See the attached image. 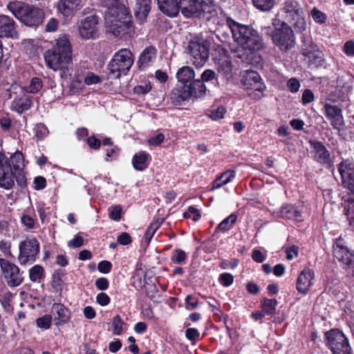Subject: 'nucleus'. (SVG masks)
<instances>
[{
    "label": "nucleus",
    "instance_id": "obj_33",
    "mask_svg": "<svg viewBox=\"0 0 354 354\" xmlns=\"http://www.w3.org/2000/svg\"><path fill=\"white\" fill-rule=\"evenodd\" d=\"M149 154L144 151L140 152L134 155L132 160L133 167L136 170H144L147 167V160Z\"/></svg>",
    "mask_w": 354,
    "mask_h": 354
},
{
    "label": "nucleus",
    "instance_id": "obj_36",
    "mask_svg": "<svg viewBox=\"0 0 354 354\" xmlns=\"http://www.w3.org/2000/svg\"><path fill=\"white\" fill-rule=\"evenodd\" d=\"M125 323L119 315L114 316L112 319L113 334L120 335L123 331V326Z\"/></svg>",
    "mask_w": 354,
    "mask_h": 354
},
{
    "label": "nucleus",
    "instance_id": "obj_18",
    "mask_svg": "<svg viewBox=\"0 0 354 354\" xmlns=\"http://www.w3.org/2000/svg\"><path fill=\"white\" fill-rule=\"evenodd\" d=\"M0 37L17 39L19 32L15 21L11 17L0 15Z\"/></svg>",
    "mask_w": 354,
    "mask_h": 354
},
{
    "label": "nucleus",
    "instance_id": "obj_15",
    "mask_svg": "<svg viewBox=\"0 0 354 354\" xmlns=\"http://www.w3.org/2000/svg\"><path fill=\"white\" fill-rule=\"evenodd\" d=\"M79 32L84 39H94L98 35V19L95 16L87 17L81 21Z\"/></svg>",
    "mask_w": 354,
    "mask_h": 354
},
{
    "label": "nucleus",
    "instance_id": "obj_62",
    "mask_svg": "<svg viewBox=\"0 0 354 354\" xmlns=\"http://www.w3.org/2000/svg\"><path fill=\"white\" fill-rule=\"evenodd\" d=\"M101 82V78L93 74V73H89L87 74V75L85 77L84 82L88 84H97Z\"/></svg>",
    "mask_w": 354,
    "mask_h": 354
},
{
    "label": "nucleus",
    "instance_id": "obj_24",
    "mask_svg": "<svg viewBox=\"0 0 354 354\" xmlns=\"http://www.w3.org/2000/svg\"><path fill=\"white\" fill-rule=\"evenodd\" d=\"M159 10L168 17H176L179 12V1L177 0H157Z\"/></svg>",
    "mask_w": 354,
    "mask_h": 354
},
{
    "label": "nucleus",
    "instance_id": "obj_35",
    "mask_svg": "<svg viewBox=\"0 0 354 354\" xmlns=\"http://www.w3.org/2000/svg\"><path fill=\"white\" fill-rule=\"evenodd\" d=\"M30 279L33 282H40L45 277V272L43 267H32L29 270Z\"/></svg>",
    "mask_w": 354,
    "mask_h": 354
},
{
    "label": "nucleus",
    "instance_id": "obj_11",
    "mask_svg": "<svg viewBox=\"0 0 354 354\" xmlns=\"http://www.w3.org/2000/svg\"><path fill=\"white\" fill-rule=\"evenodd\" d=\"M241 82L244 89L248 91V95L253 99L258 100L263 96L266 86L257 72L246 71Z\"/></svg>",
    "mask_w": 354,
    "mask_h": 354
},
{
    "label": "nucleus",
    "instance_id": "obj_52",
    "mask_svg": "<svg viewBox=\"0 0 354 354\" xmlns=\"http://www.w3.org/2000/svg\"><path fill=\"white\" fill-rule=\"evenodd\" d=\"M186 253L182 250H176L174 252L171 259L174 263H183L186 259Z\"/></svg>",
    "mask_w": 354,
    "mask_h": 354
},
{
    "label": "nucleus",
    "instance_id": "obj_50",
    "mask_svg": "<svg viewBox=\"0 0 354 354\" xmlns=\"http://www.w3.org/2000/svg\"><path fill=\"white\" fill-rule=\"evenodd\" d=\"M122 207L120 205H114L109 209V215L111 219L119 221L121 218Z\"/></svg>",
    "mask_w": 354,
    "mask_h": 354
},
{
    "label": "nucleus",
    "instance_id": "obj_46",
    "mask_svg": "<svg viewBox=\"0 0 354 354\" xmlns=\"http://www.w3.org/2000/svg\"><path fill=\"white\" fill-rule=\"evenodd\" d=\"M160 225V223H159L158 221H156L155 222L151 223V225L148 227V228L146 231L145 235V241L147 243H149L153 235L154 234L156 231L158 229Z\"/></svg>",
    "mask_w": 354,
    "mask_h": 354
},
{
    "label": "nucleus",
    "instance_id": "obj_9",
    "mask_svg": "<svg viewBox=\"0 0 354 354\" xmlns=\"http://www.w3.org/2000/svg\"><path fill=\"white\" fill-rule=\"evenodd\" d=\"M325 344L333 354H353L348 339L338 328H332L324 334Z\"/></svg>",
    "mask_w": 354,
    "mask_h": 354
},
{
    "label": "nucleus",
    "instance_id": "obj_16",
    "mask_svg": "<svg viewBox=\"0 0 354 354\" xmlns=\"http://www.w3.org/2000/svg\"><path fill=\"white\" fill-rule=\"evenodd\" d=\"M315 278V272L306 267L298 275L296 281V289L301 294L306 295L310 290Z\"/></svg>",
    "mask_w": 354,
    "mask_h": 354
},
{
    "label": "nucleus",
    "instance_id": "obj_34",
    "mask_svg": "<svg viewBox=\"0 0 354 354\" xmlns=\"http://www.w3.org/2000/svg\"><path fill=\"white\" fill-rule=\"evenodd\" d=\"M277 306V301L275 299L263 298L261 300L262 310L266 315H274Z\"/></svg>",
    "mask_w": 354,
    "mask_h": 354
},
{
    "label": "nucleus",
    "instance_id": "obj_51",
    "mask_svg": "<svg viewBox=\"0 0 354 354\" xmlns=\"http://www.w3.org/2000/svg\"><path fill=\"white\" fill-rule=\"evenodd\" d=\"M232 62L225 59L218 62V69L224 74H230L232 71Z\"/></svg>",
    "mask_w": 354,
    "mask_h": 354
},
{
    "label": "nucleus",
    "instance_id": "obj_58",
    "mask_svg": "<svg viewBox=\"0 0 354 354\" xmlns=\"http://www.w3.org/2000/svg\"><path fill=\"white\" fill-rule=\"evenodd\" d=\"M299 251V247L296 245H291L286 248V258L288 260H292L295 257H297Z\"/></svg>",
    "mask_w": 354,
    "mask_h": 354
},
{
    "label": "nucleus",
    "instance_id": "obj_26",
    "mask_svg": "<svg viewBox=\"0 0 354 354\" xmlns=\"http://www.w3.org/2000/svg\"><path fill=\"white\" fill-rule=\"evenodd\" d=\"M310 146L315 151V158L320 163H328L330 162V153L325 146L319 141H310Z\"/></svg>",
    "mask_w": 354,
    "mask_h": 354
},
{
    "label": "nucleus",
    "instance_id": "obj_13",
    "mask_svg": "<svg viewBox=\"0 0 354 354\" xmlns=\"http://www.w3.org/2000/svg\"><path fill=\"white\" fill-rule=\"evenodd\" d=\"M39 245L38 241L33 239L21 243L19 245V259L21 264L32 263L39 252Z\"/></svg>",
    "mask_w": 354,
    "mask_h": 354
},
{
    "label": "nucleus",
    "instance_id": "obj_56",
    "mask_svg": "<svg viewBox=\"0 0 354 354\" xmlns=\"http://www.w3.org/2000/svg\"><path fill=\"white\" fill-rule=\"evenodd\" d=\"M96 302L102 306H105L110 304L111 298L106 293L101 292L96 296Z\"/></svg>",
    "mask_w": 354,
    "mask_h": 354
},
{
    "label": "nucleus",
    "instance_id": "obj_29",
    "mask_svg": "<svg viewBox=\"0 0 354 354\" xmlns=\"http://www.w3.org/2000/svg\"><path fill=\"white\" fill-rule=\"evenodd\" d=\"M280 215L287 219H292L297 221L302 220L301 211L291 205L282 206L280 210Z\"/></svg>",
    "mask_w": 354,
    "mask_h": 354
},
{
    "label": "nucleus",
    "instance_id": "obj_55",
    "mask_svg": "<svg viewBox=\"0 0 354 354\" xmlns=\"http://www.w3.org/2000/svg\"><path fill=\"white\" fill-rule=\"evenodd\" d=\"M183 215L185 218H192L194 221L201 218L199 210L194 207H189L187 211Z\"/></svg>",
    "mask_w": 354,
    "mask_h": 354
},
{
    "label": "nucleus",
    "instance_id": "obj_57",
    "mask_svg": "<svg viewBox=\"0 0 354 354\" xmlns=\"http://www.w3.org/2000/svg\"><path fill=\"white\" fill-rule=\"evenodd\" d=\"M95 285L99 290H106L109 287V281L105 277H100L95 280Z\"/></svg>",
    "mask_w": 354,
    "mask_h": 354
},
{
    "label": "nucleus",
    "instance_id": "obj_54",
    "mask_svg": "<svg viewBox=\"0 0 354 354\" xmlns=\"http://www.w3.org/2000/svg\"><path fill=\"white\" fill-rule=\"evenodd\" d=\"M10 297L11 294L8 292V294H5L2 299H1V305L5 310L8 313H10L13 310V307L10 304Z\"/></svg>",
    "mask_w": 354,
    "mask_h": 354
},
{
    "label": "nucleus",
    "instance_id": "obj_47",
    "mask_svg": "<svg viewBox=\"0 0 354 354\" xmlns=\"http://www.w3.org/2000/svg\"><path fill=\"white\" fill-rule=\"evenodd\" d=\"M145 270L142 267H136L132 277L133 282L135 283L137 281L140 287H142V284L145 283Z\"/></svg>",
    "mask_w": 354,
    "mask_h": 354
},
{
    "label": "nucleus",
    "instance_id": "obj_7",
    "mask_svg": "<svg viewBox=\"0 0 354 354\" xmlns=\"http://www.w3.org/2000/svg\"><path fill=\"white\" fill-rule=\"evenodd\" d=\"M212 40L201 36L192 38L186 47V52L191 56V61L197 67L203 66L208 60Z\"/></svg>",
    "mask_w": 354,
    "mask_h": 354
},
{
    "label": "nucleus",
    "instance_id": "obj_41",
    "mask_svg": "<svg viewBox=\"0 0 354 354\" xmlns=\"http://www.w3.org/2000/svg\"><path fill=\"white\" fill-rule=\"evenodd\" d=\"M37 326L40 328L48 329L52 324V316L50 315H45L39 317L36 320Z\"/></svg>",
    "mask_w": 354,
    "mask_h": 354
},
{
    "label": "nucleus",
    "instance_id": "obj_48",
    "mask_svg": "<svg viewBox=\"0 0 354 354\" xmlns=\"http://www.w3.org/2000/svg\"><path fill=\"white\" fill-rule=\"evenodd\" d=\"M310 13L313 20L315 22L321 24H324L326 22V15L322 11L317 9L316 8H313L311 10Z\"/></svg>",
    "mask_w": 354,
    "mask_h": 354
},
{
    "label": "nucleus",
    "instance_id": "obj_39",
    "mask_svg": "<svg viewBox=\"0 0 354 354\" xmlns=\"http://www.w3.org/2000/svg\"><path fill=\"white\" fill-rule=\"evenodd\" d=\"M142 286L145 288L146 295L151 300H153L156 298V294L158 292V289L155 282L142 284Z\"/></svg>",
    "mask_w": 354,
    "mask_h": 354
},
{
    "label": "nucleus",
    "instance_id": "obj_53",
    "mask_svg": "<svg viewBox=\"0 0 354 354\" xmlns=\"http://www.w3.org/2000/svg\"><path fill=\"white\" fill-rule=\"evenodd\" d=\"M185 337L189 341L196 342L199 339L200 333L196 328H188L185 330Z\"/></svg>",
    "mask_w": 354,
    "mask_h": 354
},
{
    "label": "nucleus",
    "instance_id": "obj_21",
    "mask_svg": "<svg viewBox=\"0 0 354 354\" xmlns=\"http://www.w3.org/2000/svg\"><path fill=\"white\" fill-rule=\"evenodd\" d=\"M335 263L345 266H354V254L347 248L337 243L333 250Z\"/></svg>",
    "mask_w": 354,
    "mask_h": 354
},
{
    "label": "nucleus",
    "instance_id": "obj_3",
    "mask_svg": "<svg viewBox=\"0 0 354 354\" xmlns=\"http://www.w3.org/2000/svg\"><path fill=\"white\" fill-rule=\"evenodd\" d=\"M229 28L232 34L234 41L245 52L238 54L237 56L245 61H250L248 57L263 47L262 39L257 31L248 26L240 24L234 21L228 22Z\"/></svg>",
    "mask_w": 354,
    "mask_h": 354
},
{
    "label": "nucleus",
    "instance_id": "obj_22",
    "mask_svg": "<svg viewBox=\"0 0 354 354\" xmlns=\"http://www.w3.org/2000/svg\"><path fill=\"white\" fill-rule=\"evenodd\" d=\"M151 0H136L135 17L141 24H143L151 10Z\"/></svg>",
    "mask_w": 354,
    "mask_h": 354
},
{
    "label": "nucleus",
    "instance_id": "obj_37",
    "mask_svg": "<svg viewBox=\"0 0 354 354\" xmlns=\"http://www.w3.org/2000/svg\"><path fill=\"white\" fill-rule=\"evenodd\" d=\"M254 6L260 10L269 11L274 3L275 0H252Z\"/></svg>",
    "mask_w": 354,
    "mask_h": 354
},
{
    "label": "nucleus",
    "instance_id": "obj_1",
    "mask_svg": "<svg viewBox=\"0 0 354 354\" xmlns=\"http://www.w3.org/2000/svg\"><path fill=\"white\" fill-rule=\"evenodd\" d=\"M101 4L107 9L106 24L115 36L120 37L133 31L129 12L120 0H101Z\"/></svg>",
    "mask_w": 354,
    "mask_h": 354
},
{
    "label": "nucleus",
    "instance_id": "obj_23",
    "mask_svg": "<svg viewBox=\"0 0 354 354\" xmlns=\"http://www.w3.org/2000/svg\"><path fill=\"white\" fill-rule=\"evenodd\" d=\"M82 0H59L57 8L63 15L69 17L82 7Z\"/></svg>",
    "mask_w": 354,
    "mask_h": 354
},
{
    "label": "nucleus",
    "instance_id": "obj_49",
    "mask_svg": "<svg viewBox=\"0 0 354 354\" xmlns=\"http://www.w3.org/2000/svg\"><path fill=\"white\" fill-rule=\"evenodd\" d=\"M344 214L348 218H354V199H348L344 203Z\"/></svg>",
    "mask_w": 354,
    "mask_h": 354
},
{
    "label": "nucleus",
    "instance_id": "obj_12",
    "mask_svg": "<svg viewBox=\"0 0 354 354\" xmlns=\"http://www.w3.org/2000/svg\"><path fill=\"white\" fill-rule=\"evenodd\" d=\"M273 42L281 50L286 51L295 45L294 34L292 28L283 22L279 28L275 29L272 35Z\"/></svg>",
    "mask_w": 354,
    "mask_h": 354
},
{
    "label": "nucleus",
    "instance_id": "obj_61",
    "mask_svg": "<svg viewBox=\"0 0 354 354\" xmlns=\"http://www.w3.org/2000/svg\"><path fill=\"white\" fill-rule=\"evenodd\" d=\"M58 26L59 21L55 18H51L46 24L45 30L46 32H54L57 30Z\"/></svg>",
    "mask_w": 354,
    "mask_h": 354
},
{
    "label": "nucleus",
    "instance_id": "obj_40",
    "mask_svg": "<svg viewBox=\"0 0 354 354\" xmlns=\"http://www.w3.org/2000/svg\"><path fill=\"white\" fill-rule=\"evenodd\" d=\"M187 93L186 91H185V88H183V91L180 89H175L172 91L171 93V98L177 103L180 104L182 102L185 101L189 97H190Z\"/></svg>",
    "mask_w": 354,
    "mask_h": 354
},
{
    "label": "nucleus",
    "instance_id": "obj_31",
    "mask_svg": "<svg viewBox=\"0 0 354 354\" xmlns=\"http://www.w3.org/2000/svg\"><path fill=\"white\" fill-rule=\"evenodd\" d=\"M31 106L32 100L26 95H23L19 98H15L12 103V109L18 113H22L24 111L29 109Z\"/></svg>",
    "mask_w": 354,
    "mask_h": 354
},
{
    "label": "nucleus",
    "instance_id": "obj_44",
    "mask_svg": "<svg viewBox=\"0 0 354 354\" xmlns=\"http://www.w3.org/2000/svg\"><path fill=\"white\" fill-rule=\"evenodd\" d=\"M226 111L223 106H219L216 109L208 111L207 115L214 120L223 118Z\"/></svg>",
    "mask_w": 354,
    "mask_h": 354
},
{
    "label": "nucleus",
    "instance_id": "obj_6",
    "mask_svg": "<svg viewBox=\"0 0 354 354\" xmlns=\"http://www.w3.org/2000/svg\"><path fill=\"white\" fill-rule=\"evenodd\" d=\"M280 13L286 21L294 26L296 31L302 32L306 29L304 10L299 0H285L281 4Z\"/></svg>",
    "mask_w": 354,
    "mask_h": 354
},
{
    "label": "nucleus",
    "instance_id": "obj_19",
    "mask_svg": "<svg viewBox=\"0 0 354 354\" xmlns=\"http://www.w3.org/2000/svg\"><path fill=\"white\" fill-rule=\"evenodd\" d=\"M3 271L4 279L10 287L19 286L23 280L22 272H20L19 267H1Z\"/></svg>",
    "mask_w": 354,
    "mask_h": 354
},
{
    "label": "nucleus",
    "instance_id": "obj_30",
    "mask_svg": "<svg viewBox=\"0 0 354 354\" xmlns=\"http://www.w3.org/2000/svg\"><path fill=\"white\" fill-rule=\"evenodd\" d=\"M235 177L234 170H227L218 176L212 183V189H217L231 182Z\"/></svg>",
    "mask_w": 354,
    "mask_h": 354
},
{
    "label": "nucleus",
    "instance_id": "obj_5",
    "mask_svg": "<svg viewBox=\"0 0 354 354\" xmlns=\"http://www.w3.org/2000/svg\"><path fill=\"white\" fill-rule=\"evenodd\" d=\"M7 8L16 18L28 26L39 25L44 17L42 10L21 1L10 2Z\"/></svg>",
    "mask_w": 354,
    "mask_h": 354
},
{
    "label": "nucleus",
    "instance_id": "obj_17",
    "mask_svg": "<svg viewBox=\"0 0 354 354\" xmlns=\"http://www.w3.org/2000/svg\"><path fill=\"white\" fill-rule=\"evenodd\" d=\"M325 114L333 127L337 130H341L344 125V121L342 113V109L337 106L330 104L324 105Z\"/></svg>",
    "mask_w": 354,
    "mask_h": 354
},
{
    "label": "nucleus",
    "instance_id": "obj_43",
    "mask_svg": "<svg viewBox=\"0 0 354 354\" xmlns=\"http://www.w3.org/2000/svg\"><path fill=\"white\" fill-rule=\"evenodd\" d=\"M199 304L198 299L192 295H187L185 299V308L189 310L196 309Z\"/></svg>",
    "mask_w": 354,
    "mask_h": 354
},
{
    "label": "nucleus",
    "instance_id": "obj_8",
    "mask_svg": "<svg viewBox=\"0 0 354 354\" xmlns=\"http://www.w3.org/2000/svg\"><path fill=\"white\" fill-rule=\"evenodd\" d=\"M180 10L182 14L188 18L205 17L206 13H215L213 0H179Z\"/></svg>",
    "mask_w": 354,
    "mask_h": 354
},
{
    "label": "nucleus",
    "instance_id": "obj_20",
    "mask_svg": "<svg viewBox=\"0 0 354 354\" xmlns=\"http://www.w3.org/2000/svg\"><path fill=\"white\" fill-rule=\"evenodd\" d=\"M52 312L55 315L54 321L57 326L66 324L71 317L70 309L62 303H54L52 306Z\"/></svg>",
    "mask_w": 354,
    "mask_h": 354
},
{
    "label": "nucleus",
    "instance_id": "obj_10",
    "mask_svg": "<svg viewBox=\"0 0 354 354\" xmlns=\"http://www.w3.org/2000/svg\"><path fill=\"white\" fill-rule=\"evenodd\" d=\"M133 63V55L127 48L117 52L109 64V75L112 78H119L122 73L129 71Z\"/></svg>",
    "mask_w": 354,
    "mask_h": 354
},
{
    "label": "nucleus",
    "instance_id": "obj_2",
    "mask_svg": "<svg viewBox=\"0 0 354 354\" xmlns=\"http://www.w3.org/2000/svg\"><path fill=\"white\" fill-rule=\"evenodd\" d=\"M47 66L53 71H60L61 77L67 75L72 65V46L66 35H59L51 49L44 53Z\"/></svg>",
    "mask_w": 354,
    "mask_h": 354
},
{
    "label": "nucleus",
    "instance_id": "obj_25",
    "mask_svg": "<svg viewBox=\"0 0 354 354\" xmlns=\"http://www.w3.org/2000/svg\"><path fill=\"white\" fill-rule=\"evenodd\" d=\"M66 280V272L62 268L55 270L52 275L51 286L56 293L59 295L64 290L65 281Z\"/></svg>",
    "mask_w": 354,
    "mask_h": 354
},
{
    "label": "nucleus",
    "instance_id": "obj_38",
    "mask_svg": "<svg viewBox=\"0 0 354 354\" xmlns=\"http://www.w3.org/2000/svg\"><path fill=\"white\" fill-rule=\"evenodd\" d=\"M236 216L234 214L230 215L217 226L216 230L225 231L229 230L230 227L236 222Z\"/></svg>",
    "mask_w": 354,
    "mask_h": 354
},
{
    "label": "nucleus",
    "instance_id": "obj_42",
    "mask_svg": "<svg viewBox=\"0 0 354 354\" xmlns=\"http://www.w3.org/2000/svg\"><path fill=\"white\" fill-rule=\"evenodd\" d=\"M42 81L39 77H33L30 85L26 88V91L31 93H37L42 88Z\"/></svg>",
    "mask_w": 354,
    "mask_h": 354
},
{
    "label": "nucleus",
    "instance_id": "obj_60",
    "mask_svg": "<svg viewBox=\"0 0 354 354\" xmlns=\"http://www.w3.org/2000/svg\"><path fill=\"white\" fill-rule=\"evenodd\" d=\"M287 86L291 92L296 93L299 89L300 83L296 78H290L287 82Z\"/></svg>",
    "mask_w": 354,
    "mask_h": 354
},
{
    "label": "nucleus",
    "instance_id": "obj_64",
    "mask_svg": "<svg viewBox=\"0 0 354 354\" xmlns=\"http://www.w3.org/2000/svg\"><path fill=\"white\" fill-rule=\"evenodd\" d=\"M151 89V86L149 84L145 85H138L134 88V91L137 94L145 95L149 93Z\"/></svg>",
    "mask_w": 354,
    "mask_h": 354
},
{
    "label": "nucleus",
    "instance_id": "obj_14",
    "mask_svg": "<svg viewBox=\"0 0 354 354\" xmlns=\"http://www.w3.org/2000/svg\"><path fill=\"white\" fill-rule=\"evenodd\" d=\"M338 170L343 187L354 194V163L346 160L338 165Z\"/></svg>",
    "mask_w": 354,
    "mask_h": 354
},
{
    "label": "nucleus",
    "instance_id": "obj_32",
    "mask_svg": "<svg viewBox=\"0 0 354 354\" xmlns=\"http://www.w3.org/2000/svg\"><path fill=\"white\" fill-rule=\"evenodd\" d=\"M176 76L179 82L186 84L194 80L195 73L192 67L183 66L178 71Z\"/></svg>",
    "mask_w": 354,
    "mask_h": 354
},
{
    "label": "nucleus",
    "instance_id": "obj_45",
    "mask_svg": "<svg viewBox=\"0 0 354 354\" xmlns=\"http://www.w3.org/2000/svg\"><path fill=\"white\" fill-rule=\"evenodd\" d=\"M218 281L223 286L229 287L234 282V277L230 273L223 272L219 275Z\"/></svg>",
    "mask_w": 354,
    "mask_h": 354
},
{
    "label": "nucleus",
    "instance_id": "obj_27",
    "mask_svg": "<svg viewBox=\"0 0 354 354\" xmlns=\"http://www.w3.org/2000/svg\"><path fill=\"white\" fill-rule=\"evenodd\" d=\"M184 88L189 97H201L205 94L206 91L205 86L200 80H194L190 82L189 84H185Z\"/></svg>",
    "mask_w": 354,
    "mask_h": 354
},
{
    "label": "nucleus",
    "instance_id": "obj_63",
    "mask_svg": "<svg viewBox=\"0 0 354 354\" xmlns=\"http://www.w3.org/2000/svg\"><path fill=\"white\" fill-rule=\"evenodd\" d=\"M314 100V94L310 89H306L302 95L303 104H307Z\"/></svg>",
    "mask_w": 354,
    "mask_h": 354
},
{
    "label": "nucleus",
    "instance_id": "obj_4",
    "mask_svg": "<svg viewBox=\"0 0 354 354\" xmlns=\"http://www.w3.org/2000/svg\"><path fill=\"white\" fill-rule=\"evenodd\" d=\"M24 167V156L21 152H16L10 158L0 153V187L10 189L15 180L21 186L26 181L21 175Z\"/></svg>",
    "mask_w": 354,
    "mask_h": 354
},
{
    "label": "nucleus",
    "instance_id": "obj_59",
    "mask_svg": "<svg viewBox=\"0 0 354 354\" xmlns=\"http://www.w3.org/2000/svg\"><path fill=\"white\" fill-rule=\"evenodd\" d=\"M35 131H36L35 136H37V138H39L40 140L42 139L43 138H44L48 133V129L46 128V126H44L42 124H39L37 125Z\"/></svg>",
    "mask_w": 354,
    "mask_h": 354
},
{
    "label": "nucleus",
    "instance_id": "obj_28",
    "mask_svg": "<svg viewBox=\"0 0 354 354\" xmlns=\"http://www.w3.org/2000/svg\"><path fill=\"white\" fill-rule=\"evenodd\" d=\"M156 48L152 46H147L141 53L138 64L140 68H143L149 66L152 60L156 57Z\"/></svg>",
    "mask_w": 354,
    "mask_h": 354
}]
</instances>
